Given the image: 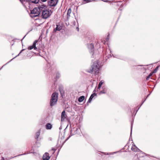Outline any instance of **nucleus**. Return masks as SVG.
Listing matches in <instances>:
<instances>
[{
    "label": "nucleus",
    "mask_w": 160,
    "mask_h": 160,
    "mask_svg": "<svg viewBox=\"0 0 160 160\" xmlns=\"http://www.w3.org/2000/svg\"><path fill=\"white\" fill-rule=\"evenodd\" d=\"M99 68L100 65L99 62L98 61H95L94 62L93 64L88 72L92 74H97L99 72Z\"/></svg>",
    "instance_id": "nucleus-2"
},
{
    "label": "nucleus",
    "mask_w": 160,
    "mask_h": 160,
    "mask_svg": "<svg viewBox=\"0 0 160 160\" xmlns=\"http://www.w3.org/2000/svg\"><path fill=\"white\" fill-rule=\"evenodd\" d=\"M77 29L78 30V31H79V28H77Z\"/></svg>",
    "instance_id": "nucleus-33"
},
{
    "label": "nucleus",
    "mask_w": 160,
    "mask_h": 160,
    "mask_svg": "<svg viewBox=\"0 0 160 160\" xmlns=\"http://www.w3.org/2000/svg\"><path fill=\"white\" fill-rule=\"evenodd\" d=\"M36 143L37 144H38V147H39L40 146V143H39L36 142Z\"/></svg>",
    "instance_id": "nucleus-27"
},
{
    "label": "nucleus",
    "mask_w": 160,
    "mask_h": 160,
    "mask_svg": "<svg viewBox=\"0 0 160 160\" xmlns=\"http://www.w3.org/2000/svg\"><path fill=\"white\" fill-rule=\"evenodd\" d=\"M132 124H131V134H132Z\"/></svg>",
    "instance_id": "nucleus-26"
},
{
    "label": "nucleus",
    "mask_w": 160,
    "mask_h": 160,
    "mask_svg": "<svg viewBox=\"0 0 160 160\" xmlns=\"http://www.w3.org/2000/svg\"><path fill=\"white\" fill-rule=\"evenodd\" d=\"M71 8H69L68 9L67 12V18H68L70 16V14L71 13Z\"/></svg>",
    "instance_id": "nucleus-14"
},
{
    "label": "nucleus",
    "mask_w": 160,
    "mask_h": 160,
    "mask_svg": "<svg viewBox=\"0 0 160 160\" xmlns=\"http://www.w3.org/2000/svg\"><path fill=\"white\" fill-rule=\"evenodd\" d=\"M46 128L47 129H50L52 128V125L50 123H48L46 125Z\"/></svg>",
    "instance_id": "nucleus-16"
},
{
    "label": "nucleus",
    "mask_w": 160,
    "mask_h": 160,
    "mask_svg": "<svg viewBox=\"0 0 160 160\" xmlns=\"http://www.w3.org/2000/svg\"><path fill=\"white\" fill-rule=\"evenodd\" d=\"M23 50H22V51H21L19 53V54H18L17 56H16V57H17V56H19V54H20V53L22 52V51H23Z\"/></svg>",
    "instance_id": "nucleus-30"
},
{
    "label": "nucleus",
    "mask_w": 160,
    "mask_h": 160,
    "mask_svg": "<svg viewBox=\"0 0 160 160\" xmlns=\"http://www.w3.org/2000/svg\"><path fill=\"white\" fill-rule=\"evenodd\" d=\"M58 93L55 92L52 93L50 101L51 106H53L55 105L58 99Z\"/></svg>",
    "instance_id": "nucleus-3"
},
{
    "label": "nucleus",
    "mask_w": 160,
    "mask_h": 160,
    "mask_svg": "<svg viewBox=\"0 0 160 160\" xmlns=\"http://www.w3.org/2000/svg\"><path fill=\"white\" fill-rule=\"evenodd\" d=\"M153 73H153V72H151L150 73V74L148 76L146 80H148L149 79L150 77L152 75Z\"/></svg>",
    "instance_id": "nucleus-18"
},
{
    "label": "nucleus",
    "mask_w": 160,
    "mask_h": 160,
    "mask_svg": "<svg viewBox=\"0 0 160 160\" xmlns=\"http://www.w3.org/2000/svg\"><path fill=\"white\" fill-rule=\"evenodd\" d=\"M67 116L65 112V111H63L61 114V121L62 122L64 121L65 120H67Z\"/></svg>",
    "instance_id": "nucleus-9"
},
{
    "label": "nucleus",
    "mask_w": 160,
    "mask_h": 160,
    "mask_svg": "<svg viewBox=\"0 0 160 160\" xmlns=\"http://www.w3.org/2000/svg\"><path fill=\"white\" fill-rule=\"evenodd\" d=\"M47 0H41V1L43 2H45Z\"/></svg>",
    "instance_id": "nucleus-29"
},
{
    "label": "nucleus",
    "mask_w": 160,
    "mask_h": 160,
    "mask_svg": "<svg viewBox=\"0 0 160 160\" xmlns=\"http://www.w3.org/2000/svg\"><path fill=\"white\" fill-rule=\"evenodd\" d=\"M92 98H91V97H90L87 103H90L92 101Z\"/></svg>",
    "instance_id": "nucleus-21"
},
{
    "label": "nucleus",
    "mask_w": 160,
    "mask_h": 160,
    "mask_svg": "<svg viewBox=\"0 0 160 160\" xmlns=\"http://www.w3.org/2000/svg\"><path fill=\"white\" fill-rule=\"evenodd\" d=\"M41 7V5H39L38 7L34 8L31 11V14H34L33 17H37L40 14L41 12V10L40 9Z\"/></svg>",
    "instance_id": "nucleus-4"
},
{
    "label": "nucleus",
    "mask_w": 160,
    "mask_h": 160,
    "mask_svg": "<svg viewBox=\"0 0 160 160\" xmlns=\"http://www.w3.org/2000/svg\"><path fill=\"white\" fill-rule=\"evenodd\" d=\"M40 132L39 131H38V132H37L36 133V136H35V138H36V139H38V138L39 137L40 135Z\"/></svg>",
    "instance_id": "nucleus-17"
},
{
    "label": "nucleus",
    "mask_w": 160,
    "mask_h": 160,
    "mask_svg": "<svg viewBox=\"0 0 160 160\" xmlns=\"http://www.w3.org/2000/svg\"><path fill=\"white\" fill-rule=\"evenodd\" d=\"M84 1L86 2H90L91 0H83Z\"/></svg>",
    "instance_id": "nucleus-25"
},
{
    "label": "nucleus",
    "mask_w": 160,
    "mask_h": 160,
    "mask_svg": "<svg viewBox=\"0 0 160 160\" xmlns=\"http://www.w3.org/2000/svg\"><path fill=\"white\" fill-rule=\"evenodd\" d=\"M158 66L152 72L153 73H156L158 71Z\"/></svg>",
    "instance_id": "nucleus-19"
},
{
    "label": "nucleus",
    "mask_w": 160,
    "mask_h": 160,
    "mask_svg": "<svg viewBox=\"0 0 160 160\" xmlns=\"http://www.w3.org/2000/svg\"><path fill=\"white\" fill-rule=\"evenodd\" d=\"M21 3H23L24 2H26L29 3L32 2L34 3H37L39 2V0H20Z\"/></svg>",
    "instance_id": "nucleus-7"
},
{
    "label": "nucleus",
    "mask_w": 160,
    "mask_h": 160,
    "mask_svg": "<svg viewBox=\"0 0 160 160\" xmlns=\"http://www.w3.org/2000/svg\"><path fill=\"white\" fill-rule=\"evenodd\" d=\"M50 158L49 154L48 153H45L43 155V160H48Z\"/></svg>",
    "instance_id": "nucleus-11"
},
{
    "label": "nucleus",
    "mask_w": 160,
    "mask_h": 160,
    "mask_svg": "<svg viewBox=\"0 0 160 160\" xmlns=\"http://www.w3.org/2000/svg\"><path fill=\"white\" fill-rule=\"evenodd\" d=\"M52 150H54L53 149V148H52Z\"/></svg>",
    "instance_id": "nucleus-34"
},
{
    "label": "nucleus",
    "mask_w": 160,
    "mask_h": 160,
    "mask_svg": "<svg viewBox=\"0 0 160 160\" xmlns=\"http://www.w3.org/2000/svg\"><path fill=\"white\" fill-rule=\"evenodd\" d=\"M40 9L41 10L42 16V18L47 19L52 14L51 10L48 8L47 6L43 4H41Z\"/></svg>",
    "instance_id": "nucleus-1"
},
{
    "label": "nucleus",
    "mask_w": 160,
    "mask_h": 160,
    "mask_svg": "<svg viewBox=\"0 0 160 160\" xmlns=\"http://www.w3.org/2000/svg\"><path fill=\"white\" fill-rule=\"evenodd\" d=\"M102 89L103 90L100 92L99 93L100 94H105L107 92V88L106 87H102Z\"/></svg>",
    "instance_id": "nucleus-13"
},
{
    "label": "nucleus",
    "mask_w": 160,
    "mask_h": 160,
    "mask_svg": "<svg viewBox=\"0 0 160 160\" xmlns=\"http://www.w3.org/2000/svg\"><path fill=\"white\" fill-rule=\"evenodd\" d=\"M116 152H111V153H105L106 154H107V155H108V154L112 155V154H114V153H115Z\"/></svg>",
    "instance_id": "nucleus-23"
},
{
    "label": "nucleus",
    "mask_w": 160,
    "mask_h": 160,
    "mask_svg": "<svg viewBox=\"0 0 160 160\" xmlns=\"http://www.w3.org/2000/svg\"><path fill=\"white\" fill-rule=\"evenodd\" d=\"M62 28V26L59 24H56V27L54 29V32H56L57 31H60Z\"/></svg>",
    "instance_id": "nucleus-12"
},
{
    "label": "nucleus",
    "mask_w": 160,
    "mask_h": 160,
    "mask_svg": "<svg viewBox=\"0 0 160 160\" xmlns=\"http://www.w3.org/2000/svg\"><path fill=\"white\" fill-rule=\"evenodd\" d=\"M101 86L99 85V84H98V89H100V88H101Z\"/></svg>",
    "instance_id": "nucleus-28"
},
{
    "label": "nucleus",
    "mask_w": 160,
    "mask_h": 160,
    "mask_svg": "<svg viewBox=\"0 0 160 160\" xmlns=\"http://www.w3.org/2000/svg\"><path fill=\"white\" fill-rule=\"evenodd\" d=\"M1 160H4V158H2Z\"/></svg>",
    "instance_id": "nucleus-32"
},
{
    "label": "nucleus",
    "mask_w": 160,
    "mask_h": 160,
    "mask_svg": "<svg viewBox=\"0 0 160 160\" xmlns=\"http://www.w3.org/2000/svg\"><path fill=\"white\" fill-rule=\"evenodd\" d=\"M102 1H104V2H107V1H108V0H103Z\"/></svg>",
    "instance_id": "nucleus-31"
},
{
    "label": "nucleus",
    "mask_w": 160,
    "mask_h": 160,
    "mask_svg": "<svg viewBox=\"0 0 160 160\" xmlns=\"http://www.w3.org/2000/svg\"><path fill=\"white\" fill-rule=\"evenodd\" d=\"M95 96H96V94L95 93H93L91 95L90 97H91V98H92L94 97Z\"/></svg>",
    "instance_id": "nucleus-22"
},
{
    "label": "nucleus",
    "mask_w": 160,
    "mask_h": 160,
    "mask_svg": "<svg viewBox=\"0 0 160 160\" xmlns=\"http://www.w3.org/2000/svg\"><path fill=\"white\" fill-rule=\"evenodd\" d=\"M85 97L83 96H82L80 97L78 99V101L80 102H82L83 101Z\"/></svg>",
    "instance_id": "nucleus-15"
},
{
    "label": "nucleus",
    "mask_w": 160,
    "mask_h": 160,
    "mask_svg": "<svg viewBox=\"0 0 160 160\" xmlns=\"http://www.w3.org/2000/svg\"><path fill=\"white\" fill-rule=\"evenodd\" d=\"M131 150L134 152H140V153L142 154H146L145 153L140 151V150L134 145H132V146L131 148Z\"/></svg>",
    "instance_id": "nucleus-6"
},
{
    "label": "nucleus",
    "mask_w": 160,
    "mask_h": 160,
    "mask_svg": "<svg viewBox=\"0 0 160 160\" xmlns=\"http://www.w3.org/2000/svg\"><path fill=\"white\" fill-rule=\"evenodd\" d=\"M60 77V73L58 72L56 74V77L57 79H58Z\"/></svg>",
    "instance_id": "nucleus-20"
},
{
    "label": "nucleus",
    "mask_w": 160,
    "mask_h": 160,
    "mask_svg": "<svg viewBox=\"0 0 160 160\" xmlns=\"http://www.w3.org/2000/svg\"><path fill=\"white\" fill-rule=\"evenodd\" d=\"M58 0H49L48 1V4L51 7H54L57 4Z\"/></svg>",
    "instance_id": "nucleus-5"
},
{
    "label": "nucleus",
    "mask_w": 160,
    "mask_h": 160,
    "mask_svg": "<svg viewBox=\"0 0 160 160\" xmlns=\"http://www.w3.org/2000/svg\"><path fill=\"white\" fill-rule=\"evenodd\" d=\"M88 48L90 50V52H91L92 55L93 54L94 51V45L92 43L89 44L88 45Z\"/></svg>",
    "instance_id": "nucleus-10"
},
{
    "label": "nucleus",
    "mask_w": 160,
    "mask_h": 160,
    "mask_svg": "<svg viewBox=\"0 0 160 160\" xmlns=\"http://www.w3.org/2000/svg\"><path fill=\"white\" fill-rule=\"evenodd\" d=\"M38 41L35 40L33 42V45L32 46H30L28 47V50H31L32 49H34V50H36L37 48L36 47V44H37Z\"/></svg>",
    "instance_id": "nucleus-8"
},
{
    "label": "nucleus",
    "mask_w": 160,
    "mask_h": 160,
    "mask_svg": "<svg viewBox=\"0 0 160 160\" xmlns=\"http://www.w3.org/2000/svg\"><path fill=\"white\" fill-rule=\"evenodd\" d=\"M103 83V82L102 81H101L99 83V84L102 86Z\"/></svg>",
    "instance_id": "nucleus-24"
}]
</instances>
